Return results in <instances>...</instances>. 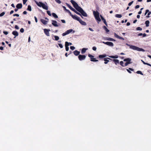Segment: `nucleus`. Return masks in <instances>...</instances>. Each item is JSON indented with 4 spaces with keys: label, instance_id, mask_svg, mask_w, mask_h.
<instances>
[{
    "label": "nucleus",
    "instance_id": "obj_52",
    "mask_svg": "<svg viewBox=\"0 0 151 151\" xmlns=\"http://www.w3.org/2000/svg\"><path fill=\"white\" fill-rule=\"evenodd\" d=\"M13 16L14 17L16 16L17 17H19V14H14Z\"/></svg>",
    "mask_w": 151,
    "mask_h": 151
},
{
    "label": "nucleus",
    "instance_id": "obj_31",
    "mask_svg": "<svg viewBox=\"0 0 151 151\" xmlns=\"http://www.w3.org/2000/svg\"><path fill=\"white\" fill-rule=\"evenodd\" d=\"M115 17L117 18H120L122 17V15L121 14H116L115 15Z\"/></svg>",
    "mask_w": 151,
    "mask_h": 151
},
{
    "label": "nucleus",
    "instance_id": "obj_7",
    "mask_svg": "<svg viewBox=\"0 0 151 151\" xmlns=\"http://www.w3.org/2000/svg\"><path fill=\"white\" fill-rule=\"evenodd\" d=\"M72 17L74 19L77 20L78 21L80 19V18L78 17L76 15H72Z\"/></svg>",
    "mask_w": 151,
    "mask_h": 151
},
{
    "label": "nucleus",
    "instance_id": "obj_5",
    "mask_svg": "<svg viewBox=\"0 0 151 151\" xmlns=\"http://www.w3.org/2000/svg\"><path fill=\"white\" fill-rule=\"evenodd\" d=\"M44 32L45 34L47 36H50V33L49 32L50 31V29H44Z\"/></svg>",
    "mask_w": 151,
    "mask_h": 151
},
{
    "label": "nucleus",
    "instance_id": "obj_6",
    "mask_svg": "<svg viewBox=\"0 0 151 151\" xmlns=\"http://www.w3.org/2000/svg\"><path fill=\"white\" fill-rule=\"evenodd\" d=\"M52 25L55 27H58V25L57 24V22L56 21L54 20H52Z\"/></svg>",
    "mask_w": 151,
    "mask_h": 151
},
{
    "label": "nucleus",
    "instance_id": "obj_4",
    "mask_svg": "<svg viewBox=\"0 0 151 151\" xmlns=\"http://www.w3.org/2000/svg\"><path fill=\"white\" fill-rule=\"evenodd\" d=\"M102 43H103L104 44H105L106 45H108L111 47H113L114 46L113 43L111 42H103Z\"/></svg>",
    "mask_w": 151,
    "mask_h": 151
},
{
    "label": "nucleus",
    "instance_id": "obj_29",
    "mask_svg": "<svg viewBox=\"0 0 151 151\" xmlns=\"http://www.w3.org/2000/svg\"><path fill=\"white\" fill-rule=\"evenodd\" d=\"M53 37L55 38L54 40H55L57 41V40H58L59 39V37L58 36L54 35L53 36Z\"/></svg>",
    "mask_w": 151,
    "mask_h": 151
},
{
    "label": "nucleus",
    "instance_id": "obj_35",
    "mask_svg": "<svg viewBox=\"0 0 151 151\" xmlns=\"http://www.w3.org/2000/svg\"><path fill=\"white\" fill-rule=\"evenodd\" d=\"M95 18L97 21H98L99 22H100L101 21V19H100L99 16L96 17Z\"/></svg>",
    "mask_w": 151,
    "mask_h": 151
},
{
    "label": "nucleus",
    "instance_id": "obj_58",
    "mask_svg": "<svg viewBox=\"0 0 151 151\" xmlns=\"http://www.w3.org/2000/svg\"><path fill=\"white\" fill-rule=\"evenodd\" d=\"M149 12V10H148V9H147V10H146L145 13V15L146 14H147L148 12Z\"/></svg>",
    "mask_w": 151,
    "mask_h": 151
},
{
    "label": "nucleus",
    "instance_id": "obj_32",
    "mask_svg": "<svg viewBox=\"0 0 151 151\" xmlns=\"http://www.w3.org/2000/svg\"><path fill=\"white\" fill-rule=\"evenodd\" d=\"M52 16L55 17V18H58V16L55 13H52Z\"/></svg>",
    "mask_w": 151,
    "mask_h": 151
},
{
    "label": "nucleus",
    "instance_id": "obj_59",
    "mask_svg": "<svg viewBox=\"0 0 151 151\" xmlns=\"http://www.w3.org/2000/svg\"><path fill=\"white\" fill-rule=\"evenodd\" d=\"M63 7L64 10L66 12V10H68V9H66V8L65 6H63Z\"/></svg>",
    "mask_w": 151,
    "mask_h": 151
},
{
    "label": "nucleus",
    "instance_id": "obj_26",
    "mask_svg": "<svg viewBox=\"0 0 151 151\" xmlns=\"http://www.w3.org/2000/svg\"><path fill=\"white\" fill-rule=\"evenodd\" d=\"M103 28L106 31V32H109V30L105 26H103Z\"/></svg>",
    "mask_w": 151,
    "mask_h": 151
},
{
    "label": "nucleus",
    "instance_id": "obj_1",
    "mask_svg": "<svg viewBox=\"0 0 151 151\" xmlns=\"http://www.w3.org/2000/svg\"><path fill=\"white\" fill-rule=\"evenodd\" d=\"M70 2L75 9L80 13L82 16L85 17L87 16L86 13L83 10L81 7L78 6V4L75 1L73 0H71Z\"/></svg>",
    "mask_w": 151,
    "mask_h": 151
},
{
    "label": "nucleus",
    "instance_id": "obj_23",
    "mask_svg": "<svg viewBox=\"0 0 151 151\" xmlns=\"http://www.w3.org/2000/svg\"><path fill=\"white\" fill-rule=\"evenodd\" d=\"M87 49H86L85 48H83L81 50V53L82 54H83L84 53H85Z\"/></svg>",
    "mask_w": 151,
    "mask_h": 151
},
{
    "label": "nucleus",
    "instance_id": "obj_22",
    "mask_svg": "<svg viewBox=\"0 0 151 151\" xmlns=\"http://www.w3.org/2000/svg\"><path fill=\"white\" fill-rule=\"evenodd\" d=\"M113 61L116 65L119 63V60L117 59H114Z\"/></svg>",
    "mask_w": 151,
    "mask_h": 151
},
{
    "label": "nucleus",
    "instance_id": "obj_27",
    "mask_svg": "<svg viewBox=\"0 0 151 151\" xmlns=\"http://www.w3.org/2000/svg\"><path fill=\"white\" fill-rule=\"evenodd\" d=\"M150 23L149 21V20H147L145 22V24H146V26L148 27L149 26V24Z\"/></svg>",
    "mask_w": 151,
    "mask_h": 151
},
{
    "label": "nucleus",
    "instance_id": "obj_62",
    "mask_svg": "<svg viewBox=\"0 0 151 151\" xmlns=\"http://www.w3.org/2000/svg\"><path fill=\"white\" fill-rule=\"evenodd\" d=\"M88 29H89L91 31H92V32L93 31V30L91 28H90V27H89V28H88Z\"/></svg>",
    "mask_w": 151,
    "mask_h": 151
},
{
    "label": "nucleus",
    "instance_id": "obj_9",
    "mask_svg": "<svg viewBox=\"0 0 151 151\" xmlns=\"http://www.w3.org/2000/svg\"><path fill=\"white\" fill-rule=\"evenodd\" d=\"M114 36L116 37L117 38L122 40H124V39L123 37L119 36L118 35H117L115 33H114Z\"/></svg>",
    "mask_w": 151,
    "mask_h": 151
},
{
    "label": "nucleus",
    "instance_id": "obj_48",
    "mask_svg": "<svg viewBox=\"0 0 151 151\" xmlns=\"http://www.w3.org/2000/svg\"><path fill=\"white\" fill-rule=\"evenodd\" d=\"M75 48V47L74 46H71L70 47V49L72 50H74Z\"/></svg>",
    "mask_w": 151,
    "mask_h": 151
},
{
    "label": "nucleus",
    "instance_id": "obj_16",
    "mask_svg": "<svg viewBox=\"0 0 151 151\" xmlns=\"http://www.w3.org/2000/svg\"><path fill=\"white\" fill-rule=\"evenodd\" d=\"M66 4L67 6H68L69 8L72 11H73L74 9L71 6H70L69 4L68 3H66Z\"/></svg>",
    "mask_w": 151,
    "mask_h": 151
},
{
    "label": "nucleus",
    "instance_id": "obj_28",
    "mask_svg": "<svg viewBox=\"0 0 151 151\" xmlns=\"http://www.w3.org/2000/svg\"><path fill=\"white\" fill-rule=\"evenodd\" d=\"M109 57L113 58H118V56L117 55H116L115 56H110Z\"/></svg>",
    "mask_w": 151,
    "mask_h": 151
},
{
    "label": "nucleus",
    "instance_id": "obj_57",
    "mask_svg": "<svg viewBox=\"0 0 151 151\" xmlns=\"http://www.w3.org/2000/svg\"><path fill=\"white\" fill-rule=\"evenodd\" d=\"M15 28L17 29H19V27L17 25H16L15 26Z\"/></svg>",
    "mask_w": 151,
    "mask_h": 151
},
{
    "label": "nucleus",
    "instance_id": "obj_3",
    "mask_svg": "<svg viewBox=\"0 0 151 151\" xmlns=\"http://www.w3.org/2000/svg\"><path fill=\"white\" fill-rule=\"evenodd\" d=\"M86 58V56L85 55H80L78 56V59L80 61L84 60Z\"/></svg>",
    "mask_w": 151,
    "mask_h": 151
},
{
    "label": "nucleus",
    "instance_id": "obj_60",
    "mask_svg": "<svg viewBox=\"0 0 151 151\" xmlns=\"http://www.w3.org/2000/svg\"><path fill=\"white\" fill-rule=\"evenodd\" d=\"M35 22L37 23V18L36 17H34Z\"/></svg>",
    "mask_w": 151,
    "mask_h": 151
},
{
    "label": "nucleus",
    "instance_id": "obj_46",
    "mask_svg": "<svg viewBox=\"0 0 151 151\" xmlns=\"http://www.w3.org/2000/svg\"><path fill=\"white\" fill-rule=\"evenodd\" d=\"M55 1L58 4H60L61 1L60 0H55Z\"/></svg>",
    "mask_w": 151,
    "mask_h": 151
},
{
    "label": "nucleus",
    "instance_id": "obj_63",
    "mask_svg": "<svg viewBox=\"0 0 151 151\" xmlns=\"http://www.w3.org/2000/svg\"><path fill=\"white\" fill-rule=\"evenodd\" d=\"M14 12V11L13 10H12L10 11V14H12Z\"/></svg>",
    "mask_w": 151,
    "mask_h": 151
},
{
    "label": "nucleus",
    "instance_id": "obj_55",
    "mask_svg": "<svg viewBox=\"0 0 151 151\" xmlns=\"http://www.w3.org/2000/svg\"><path fill=\"white\" fill-rule=\"evenodd\" d=\"M92 49L94 51H96V47H92Z\"/></svg>",
    "mask_w": 151,
    "mask_h": 151
},
{
    "label": "nucleus",
    "instance_id": "obj_13",
    "mask_svg": "<svg viewBox=\"0 0 151 151\" xmlns=\"http://www.w3.org/2000/svg\"><path fill=\"white\" fill-rule=\"evenodd\" d=\"M131 61V59L129 58H125L124 60V61H126L127 63H130V64L131 63L130 62Z\"/></svg>",
    "mask_w": 151,
    "mask_h": 151
},
{
    "label": "nucleus",
    "instance_id": "obj_18",
    "mask_svg": "<svg viewBox=\"0 0 151 151\" xmlns=\"http://www.w3.org/2000/svg\"><path fill=\"white\" fill-rule=\"evenodd\" d=\"M39 6H40V7H42V5L43 4V3H42V2H37L36 3Z\"/></svg>",
    "mask_w": 151,
    "mask_h": 151
},
{
    "label": "nucleus",
    "instance_id": "obj_42",
    "mask_svg": "<svg viewBox=\"0 0 151 151\" xmlns=\"http://www.w3.org/2000/svg\"><path fill=\"white\" fill-rule=\"evenodd\" d=\"M88 56L89 57L91 58H91H93L94 57V56L91 54H88Z\"/></svg>",
    "mask_w": 151,
    "mask_h": 151
},
{
    "label": "nucleus",
    "instance_id": "obj_56",
    "mask_svg": "<svg viewBox=\"0 0 151 151\" xmlns=\"http://www.w3.org/2000/svg\"><path fill=\"white\" fill-rule=\"evenodd\" d=\"M65 47V50L67 51H68L69 49V47Z\"/></svg>",
    "mask_w": 151,
    "mask_h": 151
},
{
    "label": "nucleus",
    "instance_id": "obj_38",
    "mask_svg": "<svg viewBox=\"0 0 151 151\" xmlns=\"http://www.w3.org/2000/svg\"><path fill=\"white\" fill-rule=\"evenodd\" d=\"M5 14V12H3L0 14V17H1L3 16Z\"/></svg>",
    "mask_w": 151,
    "mask_h": 151
},
{
    "label": "nucleus",
    "instance_id": "obj_36",
    "mask_svg": "<svg viewBox=\"0 0 151 151\" xmlns=\"http://www.w3.org/2000/svg\"><path fill=\"white\" fill-rule=\"evenodd\" d=\"M102 20L103 21V22L104 23V24L106 26H107V23L106 22V20L104 19H104H102Z\"/></svg>",
    "mask_w": 151,
    "mask_h": 151
},
{
    "label": "nucleus",
    "instance_id": "obj_12",
    "mask_svg": "<svg viewBox=\"0 0 151 151\" xmlns=\"http://www.w3.org/2000/svg\"><path fill=\"white\" fill-rule=\"evenodd\" d=\"M107 59H109V60H111V58H105L104 59V60L105 61V62H104V63L105 64H107L108 63V62L109 61V60H107Z\"/></svg>",
    "mask_w": 151,
    "mask_h": 151
},
{
    "label": "nucleus",
    "instance_id": "obj_47",
    "mask_svg": "<svg viewBox=\"0 0 151 151\" xmlns=\"http://www.w3.org/2000/svg\"><path fill=\"white\" fill-rule=\"evenodd\" d=\"M20 32L22 33H23L24 32V30L23 28H22L20 30Z\"/></svg>",
    "mask_w": 151,
    "mask_h": 151
},
{
    "label": "nucleus",
    "instance_id": "obj_15",
    "mask_svg": "<svg viewBox=\"0 0 151 151\" xmlns=\"http://www.w3.org/2000/svg\"><path fill=\"white\" fill-rule=\"evenodd\" d=\"M22 4H18L16 5V7L18 9H21L22 7Z\"/></svg>",
    "mask_w": 151,
    "mask_h": 151
},
{
    "label": "nucleus",
    "instance_id": "obj_40",
    "mask_svg": "<svg viewBox=\"0 0 151 151\" xmlns=\"http://www.w3.org/2000/svg\"><path fill=\"white\" fill-rule=\"evenodd\" d=\"M120 65L123 67H124V63L123 61H121L120 62Z\"/></svg>",
    "mask_w": 151,
    "mask_h": 151
},
{
    "label": "nucleus",
    "instance_id": "obj_50",
    "mask_svg": "<svg viewBox=\"0 0 151 151\" xmlns=\"http://www.w3.org/2000/svg\"><path fill=\"white\" fill-rule=\"evenodd\" d=\"M133 1H132L129 2V4H128V5L129 6H130L133 3Z\"/></svg>",
    "mask_w": 151,
    "mask_h": 151
},
{
    "label": "nucleus",
    "instance_id": "obj_10",
    "mask_svg": "<svg viewBox=\"0 0 151 151\" xmlns=\"http://www.w3.org/2000/svg\"><path fill=\"white\" fill-rule=\"evenodd\" d=\"M12 34L14 36H15L14 37L15 38L16 37V36H17L19 34L18 32L17 31H14L12 32Z\"/></svg>",
    "mask_w": 151,
    "mask_h": 151
},
{
    "label": "nucleus",
    "instance_id": "obj_37",
    "mask_svg": "<svg viewBox=\"0 0 151 151\" xmlns=\"http://www.w3.org/2000/svg\"><path fill=\"white\" fill-rule=\"evenodd\" d=\"M136 73L137 74H139L141 75H143V73H142V72L141 71H137L136 72Z\"/></svg>",
    "mask_w": 151,
    "mask_h": 151
},
{
    "label": "nucleus",
    "instance_id": "obj_53",
    "mask_svg": "<svg viewBox=\"0 0 151 151\" xmlns=\"http://www.w3.org/2000/svg\"><path fill=\"white\" fill-rule=\"evenodd\" d=\"M4 34L5 35H7L8 34V32L7 31H3Z\"/></svg>",
    "mask_w": 151,
    "mask_h": 151
},
{
    "label": "nucleus",
    "instance_id": "obj_14",
    "mask_svg": "<svg viewBox=\"0 0 151 151\" xmlns=\"http://www.w3.org/2000/svg\"><path fill=\"white\" fill-rule=\"evenodd\" d=\"M80 52L79 51H77V50H75L73 52V53L76 56H78L79 55Z\"/></svg>",
    "mask_w": 151,
    "mask_h": 151
},
{
    "label": "nucleus",
    "instance_id": "obj_19",
    "mask_svg": "<svg viewBox=\"0 0 151 151\" xmlns=\"http://www.w3.org/2000/svg\"><path fill=\"white\" fill-rule=\"evenodd\" d=\"M73 11L74 12L76 13L77 14L81 16L82 18H83V17L82 16V15H81V14H80V13L77 12L75 9H74V10H73Z\"/></svg>",
    "mask_w": 151,
    "mask_h": 151
},
{
    "label": "nucleus",
    "instance_id": "obj_39",
    "mask_svg": "<svg viewBox=\"0 0 151 151\" xmlns=\"http://www.w3.org/2000/svg\"><path fill=\"white\" fill-rule=\"evenodd\" d=\"M69 45V43L68 42H65V47H68Z\"/></svg>",
    "mask_w": 151,
    "mask_h": 151
},
{
    "label": "nucleus",
    "instance_id": "obj_2",
    "mask_svg": "<svg viewBox=\"0 0 151 151\" xmlns=\"http://www.w3.org/2000/svg\"><path fill=\"white\" fill-rule=\"evenodd\" d=\"M126 45L129 47L130 49H132L134 50H137L139 51H145V50L142 48H140L137 47L132 45H131L127 43H126Z\"/></svg>",
    "mask_w": 151,
    "mask_h": 151
},
{
    "label": "nucleus",
    "instance_id": "obj_34",
    "mask_svg": "<svg viewBox=\"0 0 151 151\" xmlns=\"http://www.w3.org/2000/svg\"><path fill=\"white\" fill-rule=\"evenodd\" d=\"M73 31L72 29H70L69 30H67L66 31L67 33L68 34L70 33V32H71L72 31Z\"/></svg>",
    "mask_w": 151,
    "mask_h": 151
},
{
    "label": "nucleus",
    "instance_id": "obj_54",
    "mask_svg": "<svg viewBox=\"0 0 151 151\" xmlns=\"http://www.w3.org/2000/svg\"><path fill=\"white\" fill-rule=\"evenodd\" d=\"M129 64H130V63L126 62V63H125L124 66H127Z\"/></svg>",
    "mask_w": 151,
    "mask_h": 151
},
{
    "label": "nucleus",
    "instance_id": "obj_21",
    "mask_svg": "<svg viewBox=\"0 0 151 151\" xmlns=\"http://www.w3.org/2000/svg\"><path fill=\"white\" fill-rule=\"evenodd\" d=\"M41 21L43 24L45 25L47 24V21L44 19H41Z\"/></svg>",
    "mask_w": 151,
    "mask_h": 151
},
{
    "label": "nucleus",
    "instance_id": "obj_64",
    "mask_svg": "<svg viewBox=\"0 0 151 151\" xmlns=\"http://www.w3.org/2000/svg\"><path fill=\"white\" fill-rule=\"evenodd\" d=\"M61 21L63 23H65V21L64 20H61Z\"/></svg>",
    "mask_w": 151,
    "mask_h": 151
},
{
    "label": "nucleus",
    "instance_id": "obj_45",
    "mask_svg": "<svg viewBox=\"0 0 151 151\" xmlns=\"http://www.w3.org/2000/svg\"><path fill=\"white\" fill-rule=\"evenodd\" d=\"M68 35L66 31L65 32L63 33L62 34V35L63 36H64L66 35Z\"/></svg>",
    "mask_w": 151,
    "mask_h": 151
},
{
    "label": "nucleus",
    "instance_id": "obj_20",
    "mask_svg": "<svg viewBox=\"0 0 151 151\" xmlns=\"http://www.w3.org/2000/svg\"><path fill=\"white\" fill-rule=\"evenodd\" d=\"M106 40L108 41H115V40L110 37H108L106 38Z\"/></svg>",
    "mask_w": 151,
    "mask_h": 151
},
{
    "label": "nucleus",
    "instance_id": "obj_51",
    "mask_svg": "<svg viewBox=\"0 0 151 151\" xmlns=\"http://www.w3.org/2000/svg\"><path fill=\"white\" fill-rule=\"evenodd\" d=\"M23 0V4H25L27 1V0Z\"/></svg>",
    "mask_w": 151,
    "mask_h": 151
},
{
    "label": "nucleus",
    "instance_id": "obj_11",
    "mask_svg": "<svg viewBox=\"0 0 151 151\" xmlns=\"http://www.w3.org/2000/svg\"><path fill=\"white\" fill-rule=\"evenodd\" d=\"M93 14L95 17L99 16V13L97 11H96V12L94 11L93 12Z\"/></svg>",
    "mask_w": 151,
    "mask_h": 151
},
{
    "label": "nucleus",
    "instance_id": "obj_44",
    "mask_svg": "<svg viewBox=\"0 0 151 151\" xmlns=\"http://www.w3.org/2000/svg\"><path fill=\"white\" fill-rule=\"evenodd\" d=\"M47 14L50 16H51V14L50 13V11H47Z\"/></svg>",
    "mask_w": 151,
    "mask_h": 151
},
{
    "label": "nucleus",
    "instance_id": "obj_8",
    "mask_svg": "<svg viewBox=\"0 0 151 151\" xmlns=\"http://www.w3.org/2000/svg\"><path fill=\"white\" fill-rule=\"evenodd\" d=\"M78 21L82 25H83L85 26L86 25V22L84 21H82L81 19Z\"/></svg>",
    "mask_w": 151,
    "mask_h": 151
},
{
    "label": "nucleus",
    "instance_id": "obj_24",
    "mask_svg": "<svg viewBox=\"0 0 151 151\" xmlns=\"http://www.w3.org/2000/svg\"><path fill=\"white\" fill-rule=\"evenodd\" d=\"M106 56V54H104V55H99V58H104Z\"/></svg>",
    "mask_w": 151,
    "mask_h": 151
},
{
    "label": "nucleus",
    "instance_id": "obj_33",
    "mask_svg": "<svg viewBox=\"0 0 151 151\" xmlns=\"http://www.w3.org/2000/svg\"><path fill=\"white\" fill-rule=\"evenodd\" d=\"M91 61L92 62H97L98 60H96L95 58H91Z\"/></svg>",
    "mask_w": 151,
    "mask_h": 151
},
{
    "label": "nucleus",
    "instance_id": "obj_30",
    "mask_svg": "<svg viewBox=\"0 0 151 151\" xmlns=\"http://www.w3.org/2000/svg\"><path fill=\"white\" fill-rule=\"evenodd\" d=\"M27 10L29 11H32L31 7L30 5H29L28 6V7H27Z\"/></svg>",
    "mask_w": 151,
    "mask_h": 151
},
{
    "label": "nucleus",
    "instance_id": "obj_61",
    "mask_svg": "<svg viewBox=\"0 0 151 151\" xmlns=\"http://www.w3.org/2000/svg\"><path fill=\"white\" fill-rule=\"evenodd\" d=\"M139 7V5H137L136 6H135V8L136 9H138Z\"/></svg>",
    "mask_w": 151,
    "mask_h": 151
},
{
    "label": "nucleus",
    "instance_id": "obj_41",
    "mask_svg": "<svg viewBox=\"0 0 151 151\" xmlns=\"http://www.w3.org/2000/svg\"><path fill=\"white\" fill-rule=\"evenodd\" d=\"M136 29L137 30H142V28L140 27H138Z\"/></svg>",
    "mask_w": 151,
    "mask_h": 151
},
{
    "label": "nucleus",
    "instance_id": "obj_43",
    "mask_svg": "<svg viewBox=\"0 0 151 151\" xmlns=\"http://www.w3.org/2000/svg\"><path fill=\"white\" fill-rule=\"evenodd\" d=\"M66 12L70 14V16L72 17V15H73V14H71V13L70 12V11L69 10H66Z\"/></svg>",
    "mask_w": 151,
    "mask_h": 151
},
{
    "label": "nucleus",
    "instance_id": "obj_17",
    "mask_svg": "<svg viewBox=\"0 0 151 151\" xmlns=\"http://www.w3.org/2000/svg\"><path fill=\"white\" fill-rule=\"evenodd\" d=\"M42 7L44 9H45V10H48V6L45 5V4H43L42 5Z\"/></svg>",
    "mask_w": 151,
    "mask_h": 151
},
{
    "label": "nucleus",
    "instance_id": "obj_49",
    "mask_svg": "<svg viewBox=\"0 0 151 151\" xmlns=\"http://www.w3.org/2000/svg\"><path fill=\"white\" fill-rule=\"evenodd\" d=\"M58 45L60 48H62L63 47V46L62 44L59 43Z\"/></svg>",
    "mask_w": 151,
    "mask_h": 151
},
{
    "label": "nucleus",
    "instance_id": "obj_25",
    "mask_svg": "<svg viewBox=\"0 0 151 151\" xmlns=\"http://www.w3.org/2000/svg\"><path fill=\"white\" fill-rule=\"evenodd\" d=\"M141 61L145 65H149L150 66H151V65L149 63H145V62L144 61H143L142 60H141Z\"/></svg>",
    "mask_w": 151,
    "mask_h": 151
}]
</instances>
